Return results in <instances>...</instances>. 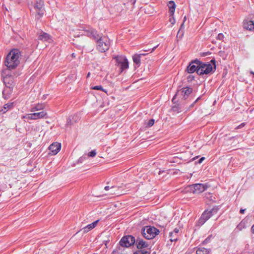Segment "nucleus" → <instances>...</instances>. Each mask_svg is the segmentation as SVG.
<instances>
[{"label":"nucleus","instance_id":"obj_34","mask_svg":"<svg viewBox=\"0 0 254 254\" xmlns=\"http://www.w3.org/2000/svg\"><path fill=\"white\" fill-rule=\"evenodd\" d=\"M245 126V124L244 123H242L240 125H239V126H238L236 129H239V128H242V127H244Z\"/></svg>","mask_w":254,"mask_h":254},{"label":"nucleus","instance_id":"obj_45","mask_svg":"<svg viewBox=\"0 0 254 254\" xmlns=\"http://www.w3.org/2000/svg\"><path fill=\"white\" fill-rule=\"evenodd\" d=\"M200 97L197 98V99L195 101V102H194V103H195V102H196L198 100H199V99H200Z\"/></svg>","mask_w":254,"mask_h":254},{"label":"nucleus","instance_id":"obj_28","mask_svg":"<svg viewBox=\"0 0 254 254\" xmlns=\"http://www.w3.org/2000/svg\"><path fill=\"white\" fill-rule=\"evenodd\" d=\"M124 1L127 3H129L130 5H133L135 3L136 0H124Z\"/></svg>","mask_w":254,"mask_h":254},{"label":"nucleus","instance_id":"obj_26","mask_svg":"<svg viewBox=\"0 0 254 254\" xmlns=\"http://www.w3.org/2000/svg\"><path fill=\"white\" fill-rule=\"evenodd\" d=\"M148 252L145 250H140L135 252L133 254H147Z\"/></svg>","mask_w":254,"mask_h":254},{"label":"nucleus","instance_id":"obj_47","mask_svg":"<svg viewBox=\"0 0 254 254\" xmlns=\"http://www.w3.org/2000/svg\"><path fill=\"white\" fill-rule=\"evenodd\" d=\"M211 61V62H214V63L215 62V61L213 60H212Z\"/></svg>","mask_w":254,"mask_h":254},{"label":"nucleus","instance_id":"obj_42","mask_svg":"<svg viewBox=\"0 0 254 254\" xmlns=\"http://www.w3.org/2000/svg\"><path fill=\"white\" fill-rule=\"evenodd\" d=\"M186 17L185 16V17H184V22H183V23L181 24V28H182V27L184 26V22H185V21L186 20Z\"/></svg>","mask_w":254,"mask_h":254},{"label":"nucleus","instance_id":"obj_4","mask_svg":"<svg viewBox=\"0 0 254 254\" xmlns=\"http://www.w3.org/2000/svg\"><path fill=\"white\" fill-rule=\"evenodd\" d=\"M196 64L197 66H199L197 70L198 75L207 74L212 70V66L210 64L202 63L199 61H197Z\"/></svg>","mask_w":254,"mask_h":254},{"label":"nucleus","instance_id":"obj_20","mask_svg":"<svg viewBox=\"0 0 254 254\" xmlns=\"http://www.w3.org/2000/svg\"><path fill=\"white\" fill-rule=\"evenodd\" d=\"M13 107V103H8L5 104L3 106V109H2L0 111V113L1 114H4L6 113V112L10 109H12Z\"/></svg>","mask_w":254,"mask_h":254},{"label":"nucleus","instance_id":"obj_16","mask_svg":"<svg viewBox=\"0 0 254 254\" xmlns=\"http://www.w3.org/2000/svg\"><path fill=\"white\" fill-rule=\"evenodd\" d=\"M192 91V89L188 87L182 88L180 90L181 94L185 99L188 98Z\"/></svg>","mask_w":254,"mask_h":254},{"label":"nucleus","instance_id":"obj_6","mask_svg":"<svg viewBox=\"0 0 254 254\" xmlns=\"http://www.w3.org/2000/svg\"><path fill=\"white\" fill-rule=\"evenodd\" d=\"M218 208L213 207L210 210H206L201 215L199 220V222L202 224H204L207 220H208L212 215L217 213Z\"/></svg>","mask_w":254,"mask_h":254},{"label":"nucleus","instance_id":"obj_9","mask_svg":"<svg viewBox=\"0 0 254 254\" xmlns=\"http://www.w3.org/2000/svg\"><path fill=\"white\" fill-rule=\"evenodd\" d=\"M117 64L120 66L122 70L128 67V62L127 58L123 56H117L115 57Z\"/></svg>","mask_w":254,"mask_h":254},{"label":"nucleus","instance_id":"obj_35","mask_svg":"<svg viewBox=\"0 0 254 254\" xmlns=\"http://www.w3.org/2000/svg\"><path fill=\"white\" fill-rule=\"evenodd\" d=\"M205 158L204 157H201L200 159H199V160L198 161V163L200 164L201 163H202V162L204 160Z\"/></svg>","mask_w":254,"mask_h":254},{"label":"nucleus","instance_id":"obj_8","mask_svg":"<svg viewBox=\"0 0 254 254\" xmlns=\"http://www.w3.org/2000/svg\"><path fill=\"white\" fill-rule=\"evenodd\" d=\"M44 1L42 0H39L37 1L34 4V9L37 13V14L39 15V17H41L44 13Z\"/></svg>","mask_w":254,"mask_h":254},{"label":"nucleus","instance_id":"obj_19","mask_svg":"<svg viewBox=\"0 0 254 254\" xmlns=\"http://www.w3.org/2000/svg\"><path fill=\"white\" fill-rule=\"evenodd\" d=\"M168 6L169 8V14L171 15H174L176 8V4L175 2L173 0L170 1L168 3Z\"/></svg>","mask_w":254,"mask_h":254},{"label":"nucleus","instance_id":"obj_25","mask_svg":"<svg viewBox=\"0 0 254 254\" xmlns=\"http://www.w3.org/2000/svg\"><path fill=\"white\" fill-rule=\"evenodd\" d=\"M92 89L93 90H101L104 92H107L106 90L103 89L102 86L101 85H98V86H94L91 87Z\"/></svg>","mask_w":254,"mask_h":254},{"label":"nucleus","instance_id":"obj_39","mask_svg":"<svg viewBox=\"0 0 254 254\" xmlns=\"http://www.w3.org/2000/svg\"><path fill=\"white\" fill-rule=\"evenodd\" d=\"M209 241L208 238L206 239L203 242V244L207 243Z\"/></svg>","mask_w":254,"mask_h":254},{"label":"nucleus","instance_id":"obj_24","mask_svg":"<svg viewBox=\"0 0 254 254\" xmlns=\"http://www.w3.org/2000/svg\"><path fill=\"white\" fill-rule=\"evenodd\" d=\"M45 108V105L42 104H38L36 105L35 107H33L31 109V112H34L35 111H39L41 110L44 109Z\"/></svg>","mask_w":254,"mask_h":254},{"label":"nucleus","instance_id":"obj_49","mask_svg":"<svg viewBox=\"0 0 254 254\" xmlns=\"http://www.w3.org/2000/svg\"><path fill=\"white\" fill-rule=\"evenodd\" d=\"M251 73L254 74V72H251Z\"/></svg>","mask_w":254,"mask_h":254},{"label":"nucleus","instance_id":"obj_37","mask_svg":"<svg viewBox=\"0 0 254 254\" xmlns=\"http://www.w3.org/2000/svg\"><path fill=\"white\" fill-rule=\"evenodd\" d=\"M28 114L26 115L25 116H22L21 117V118L22 119H26V120H28Z\"/></svg>","mask_w":254,"mask_h":254},{"label":"nucleus","instance_id":"obj_41","mask_svg":"<svg viewBox=\"0 0 254 254\" xmlns=\"http://www.w3.org/2000/svg\"><path fill=\"white\" fill-rule=\"evenodd\" d=\"M252 232L254 233V224L252 226L251 228Z\"/></svg>","mask_w":254,"mask_h":254},{"label":"nucleus","instance_id":"obj_29","mask_svg":"<svg viewBox=\"0 0 254 254\" xmlns=\"http://www.w3.org/2000/svg\"><path fill=\"white\" fill-rule=\"evenodd\" d=\"M96 154V152L95 150H92L88 153V156L89 157H94Z\"/></svg>","mask_w":254,"mask_h":254},{"label":"nucleus","instance_id":"obj_32","mask_svg":"<svg viewBox=\"0 0 254 254\" xmlns=\"http://www.w3.org/2000/svg\"><path fill=\"white\" fill-rule=\"evenodd\" d=\"M72 120H74V122H76L79 120V117L77 115H74L72 117Z\"/></svg>","mask_w":254,"mask_h":254},{"label":"nucleus","instance_id":"obj_36","mask_svg":"<svg viewBox=\"0 0 254 254\" xmlns=\"http://www.w3.org/2000/svg\"><path fill=\"white\" fill-rule=\"evenodd\" d=\"M158 46V45H157V46H155L154 47H153V48H152V49H150V53L153 52V51H154L156 49V48H157Z\"/></svg>","mask_w":254,"mask_h":254},{"label":"nucleus","instance_id":"obj_18","mask_svg":"<svg viewBox=\"0 0 254 254\" xmlns=\"http://www.w3.org/2000/svg\"><path fill=\"white\" fill-rule=\"evenodd\" d=\"M179 232V229L175 228L173 232L170 233V240L171 242L176 241L178 240V234Z\"/></svg>","mask_w":254,"mask_h":254},{"label":"nucleus","instance_id":"obj_27","mask_svg":"<svg viewBox=\"0 0 254 254\" xmlns=\"http://www.w3.org/2000/svg\"><path fill=\"white\" fill-rule=\"evenodd\" d=\"M169 15H170L169 21L171 22V24L172 25H173L175 23V19L174 18V15H171L170 14H169Z\"/></svg>","mask_w":254,"mask_h":254},{"label":"nucleus","instance_id":"obj_21","mask_svg":"<svg viewBox=\"0 0 254 254\" xmlns=\"http://www.w3.org/2000/svg\"><path fill=\"white\" fill-rule=\"evenodd\" d=\"M140 58L141 55H138V54H134L132 56L133 61L137 67L139 66L140 65Z\"/></svg>","mask_w":254,"mask_h":254},{"label":"nucleus","instance_id":"obj_11","mask_svg":"<svg viewBox=\"0 0 254 254\" xmlns=\"http://www.w3.org/2000/svg\"><path fill=\"white\" fill-rule=\"evenodd\" d=\"M14 76H17L18 74L14 75H6L3 78V81L7 87L10 88L11 86L14 84Z\"/></svg>","mask_w":254,"mask_h":254},{"label":"nucleus","instance_id":"obj_14","mask_svg":"<svg viewBox=\"0 0 254 254\" xmlns=\"http://www.w3.org/2000/svg\"><path fill=\"white\" fill-rule=\"evenodd\" d=\"M135 243L136 247L138 249H142L143 248H145L148 247V244L145 241H144L142 239L140 238H137L136 240H135Z\"/></svg>","mask_w":254,"mask_h":254},{"label":"nucleus","instance_id":"obj_33","mask_svg":"<svg viewBox=\"0 0 254 254\" xmlns=\"http://www.w3.org/2000/svg\"><path fill=\"white\" fill-rule=\"evenodd\" d=\"M72 124V123L71 122V119L70 118H68V119L67 120L66 125L67 126L70 125Z\"/></svg>","mask_w":254,"mask_h":254},{"label":"nucleus","instance_id":"obj_2","mask_svg":"<svg viewBox=\"0 0 254 254\" xmlns=\"http://www.w3.org/2000/svg\"><path fill=\"white\" fill-rule=\"evenodd\" d=\"M20 52L18 49L12 50L7 55L5 64L10 70L16 67L20 63Z\"/></svg>","mask_w":254,"mask_h":254},{"label":"nucleus","instance_id":"obj_17","mask_svg":"<svg viewBox=\"0 0 254 254\" xmlns=\"http://www.w3.org/2000/svg\"><path fill=\"white\" fill-rule=\"evenodd\" d=\"M243 26L247 30H253L254 29V22L252 20H245L243 22Z\"/></svg>","mask_w":254,"mask_h":254},{"label":"nucleus","instance_id":"obj_31","mask_svg":"<svg viewBox=\"0 0 254 254\" xmlns=\"http://www.w3.org/2000/svg\"><path fill=\"white\" fill-rule=\"evenodd\" d=\"M224 36L223 35V34L222 33H219L218 35H217V39L218 40H222L224 38Z\"/></svg>","mask_w":254,"mask_h":254},{"label":"nucleus","instance_id":"obj_1","mask_svg":"<svg viewBox=\"0 0 254 254\" xmlns=\"http://www.w3.org/2000/svg\"><path fill=\"white\" fill-rule=\"evenodd\" d=\"M86 35L96 41V47L98 51L104 53L108 51L110 46V42L108 38L101 36L94 29L87 27L84 29Z\"/></svg>","mask_w":254,"mask_h":254},{"label":"nucleus","instance_id":"obj_15","mask_svg":"<svg viewBox=\"0 0 254 254\" xmlns=\"http://www.w3.org/2000/svg\"><path fill=\"white\" fill-rule=\"evenodd\" d=\"M99 221V220H97L94 221V222L87 225L86 226L83 227L82 229H81L80 230V231H83L84 233H86L88 232L89 231L92 230L93 228H94L96 226Z\"/></svg>","mask_w":254,"mask_h":254},{"label":"nucleus","instance_id":"obj_44","mask_svg":"<svg viewBox=\"0 0 254 254\" xmlns=\"http://www.w3.org/2000/svg\"><path fill=\"white\" fill-rule=\"evenodd\" d=\"M150 49H147V48H146V49H144L143 51L144 52H148V51H150Z\"/></svg>","mask_w":254,"mask_h":254},{"label":"nucleus","instance_id":"obj_7","mask_svg":"<svg viewBox=\"0 0 254 254\" xmlns=\"http://www.w3.org/2000/svg\"><path fill=\"white\" fill-rule=\"evenodd\" d=\"M135 242V239L131 235L123 237L120 241V244L124 247H129L133 245Z\"/></svg>","mask_w":254,"mask_h":254},{"label":"nucleus","instance_id":"obj_22","mask_svg":"<svg viewBox=\"0 0 254 254\" xmlns=\"http://www.w3.org/2000/svg\"><path fill=\"white\" fill-rule=\"evenodd\" d=\"M50 39V36L43 32H41L39 35V39L43 41H48Z\"/></svg>","mask_w":254,"mask_h":254},{"label":"nucleus","instance_id":"obj_30","mask_svg":"<svg viewBox=\"0 0 254 254\" xmlns=\"http://www.w3.org/2000/svg\"><path fill=\"white\" fill-rule=\"evenodd\" d=\"M154 124V120L153 119H150L149 120L147 123V125L148 127H151Z\"/></svg>","mask_w":254,"mask_h":254},{"label":"nucleus","instance_id":"obj_46","mask_svg":"<svg viewBox=\"0 0 254 254\" xmlns=\"http://www.w3.org/2000/svg\"><path fill=\"white\" fill-rule=\"evenodd\" d=\"M90 72H89L87 74V77H89L90 76Z\"/></svg>","mask_w":254,"mask_h":254},{"label":"nucleus","instance_id":"obj_43","mask_svg":"<svg viewBox=\"0 0 254 254\" xmlns=\"http://www.w3.org/2000/svg\"><path fill=\"white\" fill-rule=\"evenodd\" d=\"M138 55H141V57L142 56H144L146 55L147 54H146V53H141V54H139Z\"/></svg>","mask_w":254,"mask_h":254},{"label":"nucleus","instance_id":"obj_40","mask_svg":"<svg viewBox=\"0 0 254 254\" xmlns=\"http://www.w3.org/2000/svg\"><path fill=\"white\" fill-rule=\"evenodd\" d=\"M106 190H108L110 189L109 186H106L104 188Z\"/></svg>","mask_w":254,"mask_h":254},{"label":"nucleus","instance_id":"obj_13","mask_svg":"<svg viewBox=\"0 0 254 254\" xmlns=\"http://www.w3.org/2000/svg\"><path fill=\"white\" fill-rule=\"evenodd\" d=\"M197 60L192 61L189 64V65L187 67V71L190 73H192L196 71L197 72V70L199 66H197V64H196Z\"/></svg>","mask_w":254,"mask_h":254},{"label":"nucleus","instance_id":"obj_5","mask_svg":"<svg viewBox=\"0 0 254 254\" xmlns=\"http://www.w3.org/2000/svg\"><path fill=\"white\" fill-rule=\"evenodd\" d=\"M207 189V186L202 184H195L187 187L188 191L193 193L198 194L202 192Z\"/></svg>","mask_w":254,"mask_h":254},{"label":"nucleus","instance_id":"obj_48","mask_svg":"<svg viewBox=\"0 0 254 254\" xmlns=\"http://www.w3.org/2000/svg\"><path fill=\"white\" fill-rule=\"evenodd\" d=\"M72 56L73 57H74V53H73V54H72Z\"/></svg>","mask_w":254,"mask_h":254},{"label":"nucleus","instance_id":"obj_10","mask_svg":"<svg viewBox=\"0 0 254 254\" xmlns=\"http://www.w3.org/2000/svg\"><path fill=\"white\" fill-rule=\"evenodd\" d=\"M47 113L45 111L28 114V120H36L39 119L47 118Z\"/></svg>","mask_w":254,"mask_h":254},{"label":"nucleus","instance_id":"obj_23","mask_svg":"<svg viewBox=\"0 0 254 254\" xmlns=\"http://www.w3.org/2000/svg\"><path fill=\"white\" fill-rule=\"evenodd\" d=\"M210 250L204 248H199L196 251V254H209Z\"/></svg>","mask_w":254,"mask_h":254},{"label":"nucleus","instance_id":"obj_3","mask_svg":"<svg viewBox=\"0 0 254 254\" xmlns=\"http://www.w3.org/2000/svg\"><path fill=\"white\" fill-rule=\"evenodd\" d=\"M160 231L158 229L151 226H147L142 228L141 234L146 239H152L158 235Z\"/></svg>","mask_w":254,"mask_h":254},{"label":"nucleus","instance_id":"obj_12","mask_svg":"<svg viewBox=\"0 0 254 254\" xmlns=\"http://www.w3.org/2000/svg\"><path fill=\"white\" fill-rule=\"evenodd\" d=\"M61 148V144L58 142H54L51 144L49 147V150L52 152V155L57 154L60 150Z\"/></svg>","mask_w":254,"mask_h":254},{"label":"nucleus","instance_id":"obj_38","mask_svg":"<svg viewBox=\"0 0 254 254\" xmlns=\"http://www.w3.org/2000/svg\"><path fill=\"white\" fill-rule=\"evenodd\" d=\"M245 210H246V209H241L240 212L241 214H243L244 213V212L245 211Z\"/></svg>","mask_w":254,"mask_h":254}]
</instances>
